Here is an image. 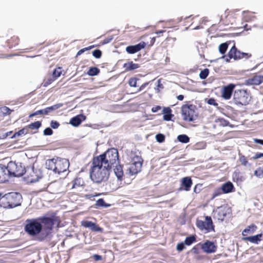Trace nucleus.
Listing matches in <instances>:
<instances>
[{
  "label": "nucleus",
  "mask_w": 263,
  "mask_h": 263,
  "mask_svg": "<svg viewBox=\"0 0 263 263\" xmlns=\"http://www.w3.org/2000/svg\"><path fill=\"white\" fill-rule=\"evenodd\" d=\"M20 38L16 35L11 36L6 41V44L9 49L16 47L19 44Z\"/></svg>",
  "instance_id": "obj_22"
},
{
  "label": "nucleus",
  "mask_w": 263,
  "mask_h": 263,
  "mask_svg": "<svg viewBox=\"0 0 263 263\" xmlns=\"http://www.w3.org/2000/svg\"><path fill=\"white\" fill-rule=\"evenodd\" d=\"M24 174L25 175L24 178L28 183L35 182L41 178L40 171L34 170V167L26 170Z\"/></svg>",
  "instance_id": "obj_11"
},
{
  "label": "nucleus",
  "mask_w": 263,
  "mask_h": 263,
  "mask_svg": "<svg viewBox=\"0 0 263 263\" xmlns=\"http://www.w3.org/2000/svg\"><path fill=\"white\" fill-rule=\"evenodd\" d=\"M209 73V70L208 68H205L204 69L201 71L199 77L201 79H205L206 78Z\"/></svg>",
  "instance_id": "obj_41"
},
{
  "label": "nucleus",
  "mask_w": 263,
  "mask_h": 263,
  "mask_svg": "<svg viewBox=\"0 0 263 263\" xmlns=\"http://www.w3.org/2000/svg\"><path fill=\"white\" fill-rule=\"evenodd\" d=\"M100 72V69L96 67H90L87 71V74L90 76L98 75Z\"/></svg>",
  "instance_id": "obj_35"
},
{
  "label": "nucleus",
  "mask_w": 263,
  "mask_h": 263,
  "mask_svg": "<svg viewBox=\"0 0 263 263\" xmlns=\"http://www.w3.org/2000/svg\"><path fill=\"white\" fill-rule=\"evenodd\" d=\"M55 80V79H54L52 76L50 77L49 78H46L44 80L43 86L45 87H46L48 85L51 84Z\"/></svg>",
  "instance_id": "obj_42"
},
{
  "label": "nucleus",
  "mask_w": 263,
  "mask_h": 263,
  "mask_svg": "<svg viewBox=\"0 0 263 263\" xmlns=\"http://www.w3.org/2000/svg\"><path fill=\"white\" fill-rule=\"evenodd\" d=\"M92 258L96 261L101 260L102 259V256L98 254H95L92 256Z\"/></svg>",
  "instance_id": "obj_57"
},
{
  "label": "nucleus",
  "mask_w": 263,
  "mask_h": 263,
  "mask_svg": "<svg viewBox=\"0 0 263 263\" xmlns=\"http://www.w3.org/2000/svg\"><path fill=\"white\" fill-rule=\"evenodd\" d=\"M201 245V249L205 253L210 254L215 253L217 250V246L214 242L206 240L203 243H199Z\"/></svg>",
  "instance_id": "obj_14"
},
{
  "label": "nucleus",
  "mask_w": 263,
  "mask_h": 263,
  "mask_svg": "<svg viewBox=\"0 0 263 263\" xmlns=\"http://www.w3.org/2000/svg\"><path fill=\"white\" fill-rule=\"evenodd\" d=\"M46 165L48 169L60 174L68 170L69 163L66 159L57 157L48 160L46 162Z\"/></svg>",
  "instance_id": "obj_5"
},
{
  "label": "nucleus",
  "mask_w": 263,
  "mask_h": 263,
  "mask_svg": "<svg viewBox=\"0 0 263 263\" xmlns=\"http://www.w3.org/2000/svg\"><path fill=\"white\" fill-rule=\"evenodd\" d=\"M251 57L252 54L251 53L241 52L238 50L235 45H234L228 53L229 59H227L226 61H229L231 59H233L235 60L242 59H248Z\"/></svg>",
  "instance_id": "obj_9"
},
{
  "label": "nucleus",
  "mask_w": 263,
  "mask_h": 263,
  "mask_svg": "<svg viewBox=\"0 0 263 263\" xmlns=\"http://www.w3.org/2000/svg\"><path fill=\"white\" fill-rule=\"evenodd\" d=\"M142 164L143 163H139V164H137L136 162L128 161V164L130 165L128 168L129 174L133 175L140 172L141 170Z\"/></svg>",
  "instance_id": "obj_19"
},
{
  "label": "nucleus",
  "mask_w": 263,
  "mask_h": 263,
  "mask_svg": "<svg viewBox=\"0 0 263 263\" xmlns=\"http://www.w3.org/2000/svg\"><path fill=\"white\" fill-rule=\"evenodd\" d=\"M221 189L224 194H228L234 191V186L232 182L228 181L222 184Z\"/></svg>",
  "instance_id": "obj_24"
},
{
  "label": "nucleus",
  "mask_w": 263,
  "mask_h": 263,
  "mask_svg": "<svg viewBox=\"0 0 263 263\" xmlns=\"http://www.w3.org/2000/svg\"><path fill=\"white\" fill-rule=\"evenodd\" d=\"M92 55L95 58L99 59L100 58L102 55V52L99 49H96L92 52Z\"/></svg>",
  "instance_id": "obj_49"
},
{
  "label": "nucleus",
  "mask_w": 263,
  "mask_h": 263,
  "mask_svg": "<svg viewBox=\"0 0 263 263\" xmlns=\"http://www.w3.org/2000/svg\"><path fill=\"white\" fill-rule=\"evenodd\" d=\"M158 84L157 86L159 88H163V85L161 83L160 80H159L158 81Z\"/></svg>",
  "instance_id": "obj_64"
},
{
  "label": "nucleus",
  "mask_w": 263,
  "mask_h": 263,
  "mask_svg": "<svg viewBox=\"0 0 263 263\" xmlns=\"http://www.w3.org/2000/svg\"><path fill=\"white\" fill-rule=\"evenodd\" d=\"M162 112V113L164 114L163 119L165 121H171L172 120V117L174 116V115L172 114V110L170 107H164Z\"/></svg>",
  "instance_id": "obj_29"
},
{
  "label": "nucleus",
  "mask_w": 263,
  "mask_h": 263,
  "mask_svg": "<svg viewBox=\"0 0 263 263\" xmlns=\"http://www.w3.org/2000/svg\"><path fill=\"white\" fill-rule=\"evenodd\" d=\"M231 213V209L227 205H221L216 210L214 217L219 221H222L228 215Z\"/></svg>",
  "instance_id": "obj_12"
},
{
  "label": "nucleus",
  "mask_w": 263,
  "mask_h": 263,
  "mask_svg": "<svg viewBox=\"0 0 263 263\" xmlns=\"http://www.w3.org/2000/svg\"><path fill=\"white\" fill-rule=\"evenodd\" d=\"M257 227L255 224H251L245 228L242 232L243 237H249L248 235L254 233Z\"/></svg>",
  "instance_id": "obj_23"
},
{
  "label": "nucleus",
  "mask_w": 263,
  "mask_h": 263,
  "mask_svg": "<svg viewBox=\"0 0 263 263\" xmlns=\"http://www.w3.org/2000/svg\"><path fill=\"white\" fill-rule=\"evenodd\" d=\"M127 160L129 162H133L137 163L139 164V163H143V160L141 156L139 153H137L136 152L132 151L127 155Z\"/></svg>",
  "instance_id": "obj_17"
},
{
  "label": "nucleus",
  "mask_w": 263,
  "mask_h": 263,
  "mask_svg": "<svg viewBox=\"0 0 263 263\" xmlns=\"http://www.w3.org/2000/svg\"><path fill=\"white\" fill-rule=\"evenodd\" d=\"M207 103L209 105H213L214 106H217L218 104L216 102V100L214 98H210L208 101Z\"/></svg>",
  "instance_id": "obj_52"
},
{
  "label": "nucleus",
  "mask_w": 263,
  "mask_h": 263,
  "mask_svg": "<svg viewBox=\"0 0 263 263\" xmlns=\"http://www.w3.org/2000/svg\"><path fill=\"white\" fill-rule=\"evenodd\" d=\"M22 195L17 192L6 194L0 197V205L5 209H11L21 205Z\"/></svg>",
  "instance_id": "obj_4"
},
{
  "label": "nucleus",
  "mask_w": 263,
  "mask_h": 263,
  "mask_svg": "<svg viewBox=\"0 0 263 263\" xmlns=\"http://www.w3.org/2000/svg\"><path fill=\"white\" fill-rule=\"evenodd\" d=\"M196 240V238L195 236L191 235L189 237H187L185 238L184 240V243L187 246H190L192 245L193 242H195Z\"/></svg>",
  "instance_id": "obj_37"
},
{
  "label": "nucleus",
  "mask_w": 263,
  "mask_h": 263,
  "mask_svg": "<svg viewBox=\"0 0 263 263\" xmlns=\"http://www.w3.org/2000/svg\"><path fill=\"white\" fill-rule=\"evenodd\" d=\"M239 161L241 165L245 167L251 166V164L249 162L248 159L245 155L239 153Z\"/></svg>",
  "instance_id": "obj_32"
},
{
  "label": "nucleus",
  "mask_w": 263,
  "mask_h": 263,
  "mask_svg": "<svg viewBox=\"0 0 263 263\" xmlns=\"http://www.w3.org/2000/svg\"><path fill=\"white\" fill-rule=\"evenodd\" d=\"M43 133L45 136H50L53 134V130L50 127H47L44 129Z\"/></svg>",
  "instance_id": "obj_51"
},
{
  "label": "nucleus",
  "mask_w": 263,
  "mask_h": 263,
  "mask_svg": "<svg viewBox=\"0 0 263 263\" xmlns=\"http://www.w3.org/2000/svg\"><path fill=\"white\" fill-rule=\"evenodd\" d=\"M233 101L238 105H247L250 101L249 93L244 89L236 90L233 95Z\"/></svg>",
  "instance_id": "obj_7"
},
{
  "label": "nucleus",
  "mask_w": 263,
  "mask_h": 263,
  "mask_svg": "<svg viewBox=\"0 0 263 263\" xmlns=\"http://www.w3.org/2000/svg\"><path fill=\"white\" fill-rule=\"evenodd\" d=\"M231 17V16H230L229 14H227L226 12H225L224 13V18L222 15H221L220 20V23H221V25H228L230 23L232 24V23L230 22V21L229 19Z\"/></svg>",
  "instance_id": "obj_33"
},
{
  "label": "nucleus",
  "mask_w": 263,
  "mask_h": 263,
  "mask_svg": "<svg viewBox=\"0 0 263 263\" xmlns=\"http://www.w3.org/2000/svg\"><path fill=\"white\" fill-rule=\"evenodd\" d=\"M262 236L263 233H260L254 236L242 237V240L249 241L252 243L258 244L259 242L261 240V238Z\"/></svg>",
  "instance_id": "obj_21"
},
{
  "label": "nucleus",
  "mask_w": 263,
  "mask_h": 263,
  "mask_svg": "<svg viewBox=\"0 0 263 263\" xmlns=\"http://www.w3.org/2000/svg\"><path fill=\"white\" fill-rule=\"evenodd\" d=\"M184 243L180 242L177 244L176 249L178 251L181 252L185 248Z\"/></svg>",
  "instance_id": "obj_53"
},
{
  "label": "nucleus",
  "mask_w": 263,
  "mask_h": 263,
  "mask_svg": "<svg viewBox=\"0 0 263 263\" xmlns=\"http://www.w3.org/2000/svg\"><path fill=\"white\" fill-rule=\"evenodd\" d=\"M93 158L99 160L100 164H103V166L110 170L115 164L119 163L118 151L115 148H109L103 154Z\"/></svg>",
  "instance_id": "obj_3"
},
{
  "label": "nucleus",
  "mask_w": 263,
  "mask_h": 263,
  "mask_svg": "<svg viewBox=\"0 0 263 263\" xmlns=\"http://www.w3.org/2000/svg\"><path fill=\"white\" fill-rule=\"evenodd\" d=\"M156 139L158 142L161 143L164 141L165 136L162 134H158L156 135Z\"/></svg>",
  "instance_id": "obj_47"
},
{
  "label": "nucleus",
  "mask_w": 263,
  "mask_h": 263,
  "mask_svg": "<svg viewBox=\"0 0 263 263\" xmlns=\"http://www.w3.org/2000/svg\"><path fill=\"white\" fill-rule=\"evenodd\" d=\"M96 205L98 206H106L103 199L100 198L96 201Z\"/></svg>",
  "instance_id": "obj_50"
},
{
  "label": "nucleus",
  "mask_w": 263,
  "mask_h": 263,
  "mask_svg": "<svg viewBox=\"0 0 263 263\" xmlns=\"http://www.w3.org/2000/svg\"><path fill=\"white\" fill-rule=\"evenodd\" d=\"M161 109V107L159 105H156L152 107V111L153 112H156Z\"/></svg>",
  "instance_id": "obj_56"
},
{
  "label": "nucleus",
  "mask_w": 263,
  "mask_h": 263,
  "mask_svg": "<svg viewBox=\"0 0 263 263\" xmlns=\"http://www.w3.org/2000/svg\"><path fill=\"white\" fill-rule=\"evenodd\" d=\"M62 106V104H57L50 107H46L43 109L37 110L29 115V117L32 118L37 115H47L52 111L58 109Z\"/></svg>",
  "instance_id": "obj_13"
},
{
  "label": "nucleus",
  "mask_w": 263,
  "mask_h": 263,
  "mask_svg": "<svg viewBox=\"0 0 263 263\" xmlns=\"http://www.w3.org/2000/svg\"><path fill=\"white\" fill-rule=\"evenodd\" d=\"M82 226L85 228H88L94 232H102L103 231V228L91 221H82Z\"/></svg>",
  "instance_id": "obj_18"
},
{
  "label": "nucleus",
  "mask_w": 263,
  "mask_h": 263,
  "mask_svg": "<svg viewBox=\"0 0 263 263\" xmlns=\"http://www.w3.org/2000/svg\"><path fill=\"white\" fill-rule=\"evenodd\" d=\"M205 221L197 219L196 225L197 227L201 231H204L205 233L211 231H215V226L213 224L212 218L210 216H206Z\"/></svg>",
  "instance_id": "obj_8"
},
{
  "label": "nucleus",
  "mask_w": 263,
  "mask_h": 263,
  "mask_svg": "<svg viewBox=\"0 0 263 263\" xmlns=\"http://www.w3.org/2000/svg\"><path fill=\"white\" fill-rule=\"evenodd\" d=\"M194 108L192 105H183L182 106V115L184 120L191 122L195 120L196 115Z\"/></svg>",
  "instance_id": "obj_10"
},
{
  "label": "nucleus",
  "mask_w": 263,
  "mask_h": 263,
  "mask_svg": "<svg viewBox=\"0 0 263 263\" xmlns=\"http://www.w3.org/2000/svg\"><path fill=\"white\" fill-rule=\"evenodd\" d=\"M84 53V50H83V49H80V50L77 52V55H76V56H77V57H78V56H79V55H81V54H82V53Z\"/></svg>",
  "instance_id": "obj_63"
},
{
  "label": "nucleus",
  "mask_w": 263,
  "mask_h": 263,
  "mask_svg": "<svg viewBox=\"0 0 263 263\" xmlns=\"http://www.w3.org/2000/svg\"><path fill=\"white\" fill-rule=\"evenodd\" d=\"M60 218L55 215L50 217L45 216L36 218L27 219L26 220L25 231L30 236L39 235L40 241L45 239L52 233L53 226L59 227Z\"/></svg>",
  "instance_id": "obj_1"
},
{
  "label": "nucleus",
  "mask_w": 263,
  "mask_h": 263,
  "mask_svg": "<svg viewBox=\"0 0 263 263\" xmlns=\"http://www.w3.org/2000/svg\"><path fill=\"white\" fill-rule=\"evenodd\" d=\"M114 166H115V168H114V172L116 176L119 180H122L124 175L123 166L118 164H115Z\"/></svg>",
  "instance_id": "obj_28"
},
{
  "label": "nucleus",
  "mask_w": 263,
  "mask_h": 263,
  "mask_svg": "<svg viewBox=\"0 0 263 263\" xmlns=\"http://www.w3.org/2000/svg\"><path fill=\"white\" fill-rule=\"evenodd\" d=\"M94 47H95L94 45H91V46H88L87 47L84 48L82 49H83L84 52L85 51H88V50H90V49H92V48H93Z\"/></svg>",
  "instance_id": "obj_60"
},
{
  "label": "nucleus",
  "mask_w": 263,
  "mask_h": 263,
  "mask_svg": "<svg viewBox=\"0 0 263 263\" xmlns=\"http://www.w3.org/2000/svg\"><path fill=\"white\" fill-rule=\"evenodd\" d=\"M62 71V68L61 67L56 68L52 72V77L56 80L58 78L60 77Z\"/></svg>",
  "instance_id": "obj_36"
},
{
  "label": "nucleus",
  "mask_w": 263,
  "mask_h": 263,
  "mask_svg": "<svg viewBox=\"0 0 263 263\" xmlns=\"http://www.w3.org/2000/svg\"><path fill=\"white\" fill-rule=\"evenodd\" d=\"M113 39V36L112 35L108 36L105 37L101 42V45H105L106 44L110 43Z\"/></svg>",
  "instance_id": "obj_48"
},
{
  "label": "nucleus",
  "mask_w": 263,
  "mask_h": 263,
  "mask_svg": "<svg viewBox=\"0 0 263 263\" xmlns=\"http://www.w3.org/2000/svg\"><path fill=\"white\" fill-rule=\"evenodd\" d=\"M110 171L109 168L103 166V164H100L99 160L93 158L89 170L90 178L93 182L98 184L105 182L109 178Z\"/></svg>",
  "instance_id": "obj_2"
},
{
  "label": "nucleus",
  "mask_w": 263,
  "mask_h": 263,
  "mask_svg": "<svg viewBox=\"0 0 263 263\" xmlns=\"http://www.w3.org/2000/svg\"><path fill=\"white\" fill-rule=\"evenodd\" d=\"M1 112L4 116L9 115L11 114L12 110H11L9 107L7 106H4L1 108Z\"/></svg>",
  "instance_id": "obj_43"
},
{
  "label": "nucleus",
  "mask_w": 263,
  "mask_h": 263,
  "mask_svg": "<svg viewBox=\"0 0 263 263\" xmlns=\"http://www.w3.org/2000/svg\"><path fill=\"white\" fill-rule=\"evenodd\" d=\"M177 98L178 100L182 101L184 99V96L182 95H180L178 96Z\"/></svg>",
  "instance_id": "obj_62"
},
{
  "label": "nucleus",
  "mask_w": 263,
  "mask_h": 263,
  "mask_svg": "<svg viewBox=\"0 0 263 263\" xmlns=\"http://www.w3.org/2000/svg\"><path fill=\"white\" fill-rule=\"evenodd\" d=\"M253 141L256 143L260 144L263 145V140L254 138Z\"/></svg>",
  "instance_id": "obj_58"
},
{
  "label": "nucleus",
  "mask_w": 263,
  "mask_h": 263,
  "mask_svg": "<svg viewBox=\"0 0 263 263\" xmlns=\"http://www.w3.org/2000/svg\"><path fill=\"white\" fill-rule=\"evenodd\" d=\"M85 119V117L84 115H79L72 118L70 120V123L74 126H78Z\"/></svg>",
  "instance_id": "obj_27"
},
{
  "label": "nucleus",
  "mask_w": 263,
  "mask_h": 263,
  "mask_svg": "<svg viewBox=\"0 0 263 263\" xmlns=\"http://www.w3.org/2000/svg\"><path fill=\"white\" fill-rule=\"evenodd\" d=\"M27 133V129L25 128H24L17 132H15L14 135L11 137V138H15L16 137H18L22 135H26Z\"/></svg>",
  "instance_id": "obj_44"
},
{
  "label": "nucleus",
  "mask_w": 263,
  "mask_h": 263,
  "mask_svg": "<svg viewBox=\"0 0 263 263\" xmlns=\"http://www.w3.org/2000/svg\"><path fill=\"white\" fill-rule=\"evenodd\" d=\"M138 79L136 78H131L128 81V84L130 87H136L137 86V82Z\"/></svg>",
  "instance_id": "obj_46"
},
{
  "label": "nucleus",
  "mask_w": 263,
  "mask_h": 263,
  "mask_svg": "<svg viewBox=\"0 0 263 263\" xmlns=\"http://www.w3.org/2000/svg\"><path fill=\"white\" fill-rule=\"evenodd\" d=\"M263 82V76L255 75L248 80V82L251 85H258Z\"/></svg>",
  "instance_id": "obj_25"
},
{
  "label": "nucleus",
  "mask_w": 263,
  "mask_h": 263,
  "mask_svg": "<svg viewBox=\"0 0 263 263\" xmlns=\"http://www.w3.org/2000/svg\"><path fill=\"white\" fill-rule=\"evenodd\" d=\"M235 85L232 83L224 86L221 91V97L225 100H229L231 98Z\"/></svg>",
  "instance_id": "obj_15"
},
{
  "label": "nucleus",
  "mask_w": 263,
  "mask_h": 263,
  "mask_svg": "<svg viewBox=\"0 0 263 263\" xmlns=\"http://www.w3.org/2000/svg\"><path fill=\"white\" fill-rule=\"evenodd\" d=\"M254 174L258 177L261 178L263 177V167L258 168L254 172Z\"/></svg>",
  "instance_id": "obj_45"
},
{
  "label": "nucleus",
  "mask_w": 263,
  "mask_h": 263,
  "mask_svg": "<svg viewBox=\"0 0 263 263\" xmlns=\"http://www.w3.org/2000/svg\"><path fill=\"white\" fill-rule=\"evenodd\" d=\"M140 67L139 65L137 63H134L133 62H128L123 65V67L127 71L134 70Z\"/></svg>",
  "instance_id": "obj_30"
},
{
  "label": "nucleus",
  "mask_w": 263,
  "mask_h": 263,
  "mask_svg": "<svg viewBox=\"0 0 263 263\" xmlns=\"http://www.w3.org/2000/svg\"><path fill=\"white\" fill-rule=\"evenodd\" d=\"M50 126L54 129L58 128L60 126V124L56 121H51L50 122Z\"/></svg>",
  "instance_id": "obj_54"
},
{
  "label": "nucleus",
  "mask_w": 263,
  "mask_h": 263,
  "mask_svg": "<svg viewBox=\"0 0 263 263\" xmlns=\"http://www.w3.org/2000/svg\"><path fill=\"white\" fill-rule=\"evenodd\" d=\"M83 180L80 178H76L71 183L68 184L67 186L70 187L71 189H75L82 185Z\"/></svg>",
  "instance_id": "obj_31"
},
{
  "label": "nucleus",
  "mask_w": 263,
  "mask_h": 263,
  "mask_svg": "<svg viewBox=\"0 0 263 263\" xmlns=\"http://www.w3.org/2000/svg\"><path fill=\"white\" fill-rule=\"evenodd\" d=\"M146 44L144 42H141L135 45L128 46L126 48V51L129 54L135 53L146 46Z\"/></svg>",
  "instance_id": "obj_16"
},
{
  "label": "nucleus",
  "mask_w": 263,
  "mask_h": 263,
  "mask_svg": "<svg viewBox=\"0 0 263 263\" xmlns=\"http://www.w3.org/2000/svg\"><path fill=\"white\" fill-rule=\"evenodd\" d=\"M193 184V181L189 177H185L182 179L180 188L185 191H189Z\"/></svg>",
  "instance_id": "obj_20"
},
{
  "label": "nucleus",
  "mask_w": 263,
  "mask_h": 263,
  "mask_svg": "<svg viewBox=\"0 0 263 263\" xmlns=\"http://www.w3.org/2000/svg\"><path fill=\"white\" fill-rule=\"evenodd\" d=\"M7 173L8 174V178L10 176H13L15 177H20L24 175L26 169L24 166L22 165V163H16L13 161H10L7 166Z\"/></svg>",
  "instance_id": "obj_6"
},
{
  "label": "nucleus",
  "mask_w": 263,
  "mask_h": 263,
  "mask_svg": "<svg viewBox=\"0 0 263 263\" xmlns=\"http://www.w3.org/2000/svg\"><path fill=\"white\" fill-rule=\"evenodd\" d=\"M177 139L179 142L183 143H187L190 141L189 137L186 135H180Z\"/></svg>",
  "instance_id": "obj_39"
},
{
  "label": "nucleus",
  "mask_w": 263,
  "mask_h": 263,
  "mask_svg": "<svg viewBox=\"0 0 263 263\" xmlns=\"http://www.w3.org/2000/svg\"><path fill=\"white\" fill-rule=\"evenodd\" d=\"M7 168L4 165H0V183H3L8 180Z\"/></svg>",
  "instance_id": "obj_26"
},
{
  "label": "nucleus",
  "mask_w": 263,
  "mask_h": 263,
  "mask_svg": "<svg viewBox=\"0 0 263 263\" xmlns=\"http://www.w3.org/2000/svg\"><path fill=\"white\" fill-rule=\"evenodd\" d=\"M148 83L146 82V83H145L144 84H143L139 88L138 90L137 91V92H139L141 90H142L147 85H148Z\"/></svg>",
  "instance_id": "obj_59"
},
{
  "label": "nucleus",
  "mask_w": 263,
  "mask_h": 263,
  "mask_svg": "<svg viewBox=\"0 0 263 263\" xmlns=\"http://www.w3.org/2000/svg\"><path fill=\"white\" fill-rule=\"evenodd\" d=\"M261 157H263V153H257L256 154L252 157V159L254 160H256L259 159Z\"/></svg>",
  "instance_id": "obj_55"
},
{
  "label": "nucleus",
  "mask_w": 263,
  "mask_h": 263,
  "mask_svg": "<svg viewBox=\"0 0 263 263\" xmlns=\"http://www.w3.org/2000/svg\"><path fill=\"white\" fill-rule=\"evenodd\" d=\"M42 125L40 121H36L28 125V127L32 130L38 129Z\"/></svg>",
  "instance_id": "obj_38"
},
{
  "label": "nucleus",
  "mask_w": 263,
  "mask_h": 263,
  "mask_svg": "<svg viewBox=\"0 0 263 263\" xmlns=\"http://www.w3.org/2000/svg\"><path fill=\"white\" fill-rule=\"evenodd\" d=\"M229 44V43L228 42H226L221 44L219 46L218 49L220 53H221L222 54H224L226 53L228 49Z\"/></svg>",
  "instance_id": "obj_34"
},
{
  "label": "nucleus",
  "mask_w": 263,
  "mask_h": 263,
  "mask_svg": "<svg viewBox=\"0 0 263 263\" xmlns=\"http://www.w3.org/2000/svg\"><path fill=\"white\" fill-rule=\"evenodd\" d=\"M224 194L221 190V187L217 188L215 189L212 194V196L211 197V199H213L216 197L220 196V195Z\"/></svg>",
  "instance_id": "obj_40"
},
{
  "label": "nucleus",
  "mask_w": 263,
  "mask_h": 263,
  "mask_svg": "<svg viewBox=\"0 0 263 263\" xmlns=\"http://www.w3.org/2000/svg\"><path fill=\"white\" fill-rule=\"evenodd\" d=\"M155 41H156L155 37H153L151 38V41H150L149 46H152L155 42Z\"/></svg>",
  "instance_id": "obj_61"
}]
</instances>
